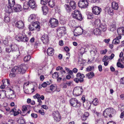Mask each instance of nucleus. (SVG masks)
<instances>
[{
    "label": "nucleus",
    "mask_w": 124,
    "mask_h": 124,
    "mask_svg": "<svg viewBox=\"0 0 124 124\" xmlns=\"http://www.w3.org/2000/svg\"><path fill=\"white\" fill-rule=\"evenodd\" d=\"M27 69L26 65L22 64H21L19 67L16 66L14 67L13 71H16L17 73L19 74H23L24 73Z\"/></svg>",
    "instance_id": "f257e3e1"
},
{
    "label": "nucleus",
    "mask_w": 124,
    "mask_h": 124,
    "mask_svg": "<svg viewBox=\"0 0 124 124\" xmlns=\"http://www.w3.org/2000/svg\"><path fill=\"white\" fill-rule=\"evenodd\" d=\"M15 39L18 41H21L24 42H27L29 39L23 31L19 33L18 35L16 36Z\"/></svg>",
    "instance_id": "f03ea898"
},
{
    "label": "nucleus",
    "mask_w": 124,
    "mask_h": 124,
    "mask_svg": "<svg viewBox=\"0 0 124 124\" xmlns=\"http://www.w3.org/2000/svg\"><path fill=\"white\" fill-rule=\"evenodd\" d=\"M115 111L113 108H110L106 109L104 111L103 115L105 117H112V115L115 114Z\"/></svg>",
    "instance_id": "7ed1b4c3"
},
{
    "label": "nucleus",
    "mask_w": 124,
    "mask_h": 124,
    "mask_svg": "<svg viewBox=\"0 0 124 124\" xmlns=\"http://www.w3.org/2000/svg\"><path fill=\"white\" fill-rule=\"evenodd\" d=\"M8 4L9 7L6 6L5 7V11L6 13L9 14L13 12L12 7L15 5V1L14 0H8Z\"/></svg>",
    "instance_id": "20e7f679"
},
{
    "label": "nucleus",
    "mask_w": 124,
    "mask_h": 124,
    "mask_svg": "<svg viewBox=\"0 0 124 124\" xmlns=\"http://www.w3.org/2000/svg\"><path fill=\"white\" fill-rule=\"evenodd\" d=\"M72 15L73 18L78 20L81 21L83 19V17L80 11L78 10H74L72 13Z\"/></svg>",
    "instance_id": "39448f33"
},
{
    "label": "nucleus",
    "mask_w": 124,
    "mask_h": 124,
    "mask_svg": "<svg viewBox=\"0 0 124 124\" xmlns=\"http://www.w3.org/2000/svg\"><path fill=\"white\" fill-rule=\"evenodd\" d=\"M83 90L82 86L77 87L74 89L73 94L76 96H79L83 92Z\"/></svg>",
    "instance_id": "423d86ee"
},
{
    "label": "nucleus",
    "mask_w": 124,
    "mask_h": 124,
    "mask_svg": "<svg viewBox=\"0 0 124 124\" xmlns=\"http://www.w3.org/2000/svg\"><path fill=\"white\" fill-rule=\"evenodd\" d=\"M87 0H79L78 2V7L81 8H87L88 5Z\"/></svg>",
    "instance_id": "0eeeda50"
},
{
    "label": "nucleus",
    "mask_w": 124,
    "mask_h": 124,
    "mask_svg": "<svg viewBox=\"0 0 124 124\" xmlns=\"http://www.w3.org/2000/svg\"><path fill=\"white\" fill-rule=\"evenodd\" d=\"M49 25L52 28H54L57 27L58 24L57 20L54 18H51L49 21Z\"/></svg>",
    "instance_id": "6e6552de"
},
{
    "label": "nucleus",
    "mask_w": 124,
    "mask_h": 124,
    "mask_svg": "<svg viewBox=\"0 0 124 124\" xmlns=\"http://www.w3.org/2000/svg\"><path fill=\"white\" fill-rule=\"evenodd\" d=\"M52 116L54 121L56 122H59L60 121L61 117L58 111H56L53 112Z\"/></svg>",
    "instance_id": "1a4fd4ad"
},
{
    "label": "nucleus",
    "mask_w": 124,
    "mask_h": 124,
    "mask_svg": "<svg viewBox=\"0 0 124 124\" xmlns=\"http://www.w3.org/2000/svg\"><path fill=\"white\" fill-rule=\"evenodd\" d=\"M70 102L71 106L73 107H79L81 105L80 103L78 102L77 100L75 98H72L70 100Z\"/></svg>",
    "instance_id": "9d476101"
},
{
    "label": "nucleus",
    "mask_w": 124,
    "mask_h": 124,
    "mask_svg": "<svg viewBox=\"0 0 124 124\" xmlns=\"http://www.w3.org/2000/svg\"><path fill=\"white\" fill-rule=\"evenodd\" d=\"M57 35L59 38H60L62 36V34L65 31V28L64 27H61L56 29Z\"/></svg>",
    "instance_id": "9b49d317"
},
{
    "label": "nucleus",
    "mask_w": 124,
    "mask_h": 124,
    "mask_svg": "<svg viewBox=\"0 0 124 124\" xmlns=\"http://www.w3.org/2000/svg\"><path fill=\"white\" fill-rule=\"evenodd\" d=\"M83 30L80 27H77L76 28L74 31V35L77 36L81 35L83 33Z\"/></svg>",
    "instance_id": "f8f14e48"
},
{
    "label": "nucleus",
    "mask_w": 124,
    "mask_h": 124,
    "mask_svg": "<svg viewBox=\"0 0 124 124\" xmlns=\"http://www.w3.org/2000/svg\"><path fill=\"white\" fill-rule=\"evenodd\" d=\"M92 11L93 14L96 15H98L101 11V9L100 7L95 6L93 7Z\"/></svg>",
    "instance_id": "ddd939ff"
},
{
    "label": "nucleus",
    "mask_w": 124,
    "mask_h": 124,
    "mask_svg": "<svg viewBox=\"0 0 124 124\" xmlns=\"http://www.w3.org/2000/svg\"><path fill=\"white\" fill-rule=\"evenodd\" d=\"M13 11L16 12H18L21 11L22 9V8L21 5L19 4L15 5L13 7Z\"/></svg>",
    "instance_id": "4468645a"
},
{
    "label": "nucleus",
    "mask_w": 124,
    "mask_h": 124,
    "mask_svg": "<svg viewBox=\"0 0 124 124\" xmlns=\"http://www.w3.org/2000/svg\"><path fill=\"white\" fill-rule=\"evenodd\" d=\"M41 39L43 43L45 44L48 43L49 41L48 36L47 34L43 35L41 37Z\"/></svg>",
    "instance_id": "2eb2a0df"
},
{
    "label": "nucleus",
    "mask_w": 124,
    "mask_h": 124,
    "mask_svg": "<svg viewBox=\"0 0 124 124\" xmlns=\"http://www.w3.org/2000/svg\"><path fill=\"white\" fill-rule=\"evenodd\" d=\"M16 26L19 29H23L24 28V24L22 21L17 22L15 24Z\"/></svg>",
    "instance_id": "dca6fc26"
},
{
    "label": "nucleus",
    "mask_w": 124,
    "mask_h": 124,
    "mask_svg": "<svg viewBox=\"0 0 124 124\" xmlns=\"http://www.w3.org/2000/svg\"><path fill=\"white\" fill-rule=\"evenodd\" d=\"M91 50L90 51L91 54L93 55H95L97 52V47L95 46L91 45Z\"/></svg>",
    "instance_id": "f3484780"
},
{
    "label": "nucleus",
    "mask_w": 124,
    "mask_h": 124,
    "mask_svg": "<svg viewBox=\"0 0 124 124\" xmlns=\"http://www.w3.org/2000/svg\"><path fill=\"white\" fill-rule=\"evenodd\" d=\"M9 92H8V98L13 99L16 97V95L13 91L11 89L9 90Z\"/></svg>",
    "instance_id": "a211bd4d"
},
{
    "label": "nucleus",
    "mask_w": 124,
    "mask_h": 124,
    "mask_svg": "<svg viewBox=\"0 0 124 124\" xmlns=\"http://www.w3.org/2000/svg\"><path fill=\"white\" fill-rule=\"evenodd\" d=\"M54 50L53 48L51 47L49 48L47 50V53L48 55L49 56H52L54 54Z\"/></svg>",
    "instance_id": "6ab92c4d"
},
{
    "label": "nucleus",
    "mask_w": 124,
    "mask_h": 124,
    "mask_svg": "<svg viewBox=\"0 0 124 124\" xmlns=\"http://www.w3.org/2000/svg\"><path fill=\"white\" fill-rule=\"evenodd\" d=\"M36 15L34 14L31 15L29 17L28 21L29 22L32 23L35 21L36 18Z\"/></svg>",
    "instance_id": "aec40b11"
},
{
    "label": "nucleus",
    "mask_w": 124,
    "mask_h": 124,
    "mask_svg": "<svg viewBox=\"0 0 124 124\" xmlns=\"http://www.w3.org/2000/svg\"><path fill=\"white\" fill-rule=\"evenodd\" d=\"M28 3L31 8H33L35 7V2L34 0H29Z\"/></svg>",
    "instance_id": "412c9836"
},
{
    "label": "nucleus",
    "mask_w": 124,
    "mask_h": 124,
    "mask_svg": "<svg viewBox=\"0 0 124 124\" xmlns=\"http://www.w3.org/2000/svg\"><path fill=\"white\" fill-rule=\"evenodd\" d=\"M32 25L34 26L35 29H38L39 30L40 28L39 23L38 21L34 22L32 23Z\"/></svg>",
    "instance_id": "4be33fe9"
},
{
    "label": "nucleus",
    "mask_w": 124,
    "mask_h": 124,
    "mask_svg": "<svg viewBox=\"0 0 124 124\" xmlns=\"http://www.w3.org/2000/svg\"><path fill=\"white\" fill-rule=\"evenodd\" d=\"M46 2L50 7L53 8L55 5V2L53 0H47Z\"/></svg>",
    "instance_id": "5701e85b"
},
{
    "label": "nucleus",
    "mask_w": 124,
    "mask_h": 124,
    "mask_svg": "<svg viewBox=\"0 0 124 124\" xmlns=\"http://www.w3.org/2000/svg\"><path fill=\"white\" fill-rule=\"evenodd\" d=\"M17 122L19 124H24L26 123L25 119L22 117H20L17 120Z\"/></svg>",
    "instance_id": "b1692460"
},
{
    "label": "nucleus",
    "mask_w": 124,
    "mask_h": 124,
    "mask_svg": "<svg viewBox=\"0 0 124 124\" xmlns=\"http://www.w3.org/2000/svg\"><path fill=\"white\" fill-rule=\"evenodd\" d=\"M101 20L99 19H95L94 22V24L95 26L99 28L100 26L101 23Z\"/></svg>",
    "instance_id": "393cba45"
},
{
    "label": "nucleus",
    "mask_w": 124,
    "mask_h": 124,
    "mask_svg": "<svg viewBox=\"0 0 124 124\" xmlns=\"http://www.w3.org/2000/svg\"><path fill=\"white\" fill-rule=\"evenodd\" d=\"M101 31L99 28H96L93 30V33L96 35H99L101 34Z\"/></svg>",
    "instance_id": "a878e982"
},
{
    "label": "nucleus",
    "mask_w": 124,
    "mask_h": 124,
    "mask_svg": "<svg viewBox=\"0 0 124 124\" xmlns=\"http://www.w3.org/2000/svg\"><path fill=\"white\" fill-rule=\"evenodd\" d=\"M10 47L11 51H17L18 50V46L16 45H11Z\"/></svg>",
    "instance_id": "bb28decb"
},
{
    "label": "nucleus",
    "mask_w": 124,
    "mask_h": 124,
    "mask_svg": "<svg viewBox=\"0 0 124 124\" xmlns=\"http://www.w3.org/2000/svg\"><path fill=\"white\" fill-rule=\"evenodd\" d=\"M42 8L44 14L45 15H46L48 11L47 7L45 5H43L42 7Z\"/></svg>",
    "instance_id": "cd10ccee"
},
{
    "label": "nucleus",
    "mask_w": 124,
    "mask_h": 124,
    "mask_svg": "<svg viewBox=\"0 0 124 124\" xmlns=\"http://www.w3.org/2000/svg\"><path fill=\"white\" fill-rule=\"evenodd\" d=\"M99 28L100 29V30L102 31H105L107 29L106 26L105 24H101Z\"/></svg>",
    "instance_id": "c85d7f7f"
},
{
    "label": "nucleus",
    "mask_w": 124,
    "mask_h": 124,
    "mask_svg": "<svg viewBox=\"0 0 124 124\" xmlns=\"http://www.w3.org/2000/svg\"><path fill=\"white\" fill-rule=\"evenodd\" d=\"M86 76L89 79H90L93 78L94 76L95 75L93 72H91L86 74Z\"/></svg>",
    "instance_id": "c756f323"
},
{
    "label": "nucleus",
    "mask_w": 124,
    "mask_h": 124,
    "mask_svg": "<svg viewBox=\"0 0 124 124\" xmlns=\"http://www.w3.org/2000/svg\"><path fill=\"white\" fill-rule=\"evenodd\" d=\"M111 6L112 9L115 10H117L118 8V4L115 2L112 3Z\"/></svg>",
    "instance_id": "7c9ffc66"
},
{
    "label": "nucleus",
    "mask_w": 124,
    "mask_h": 124,
    "mask_svg": "<svg viewBox=\"0 0 124 124\" xmlns=\"http://www.w3.org/2000/svg\"><path fill=\"white\" fill-rule=\"evenodd\" d=\"M13 69V68L12 69L11 71V72L9 74V76L11 78H13L15 77L16 74L17 73L16 71H13L12 70Z\"/></svg>",
    "instance_id": "2f4dec72"
},
{
    "label": "nucleus",
    "mask_w": 124,
    "mask_h": 124,
    "mask_svg": "<svg viewBox=\"0 0 124 124\" xmlns=\"http://www.w3.org/2000/svg\"><path fill=\"white\" fill-rule=\"evenodd\" d=\"M113 9L112 8L109 7H107L106 8V9H107L108 10V14L111 15H112L113 14Z\"/></svg>",
    "instance_id": "473e14b6"
},
{
    "label": "nucleus",
    "mask_w": 124,
    "mask_h": 124,
    "mask_svg": "<svg viewBox=\"0 0 124 124\" xmlns=\"http://www.w3.org/2000/svg\"><path fill=\"white\" fill-rule=\"evenodd\" d=\"M70 6L73 9L75 8L76 3L74 1H71L70 2Z\"/></svg>",
    "instance_id": "72a5a7b5"
},
{
    "label": "nucleus",
    "mask_w": 124,
    "mask_h": 124,
    "mask_svg": "<svg viewBox=\"0 0 124 124\" xmlns=\"http://www.w3.org/2000/svg\"><path fill=\"white\" fill-rule=\"evenodd\" d=\"M30 7L27 1L25 2L23 6V8L24 9H28Z\"/></svg>",
    "instance_id": "f704fd0d"
},
{
    "label": "nucleus",
    "mask_w": 124,
    "mask_h": 124,
    "mask_svg": "<svg viewBox=\"0 0 124 124\" xmlns=\"http://www.w3.org/2000/svg\"><path fill=\"white\" fill-rule=\"evenodd\" d=\"M99 101L97 98H95L92 101L93 104L95 106H97L98 104Z\"/></svg>",
    "instance_id": "c9c22d12"
},
{
    "label": "nucleus",
    "mask_w": 124,
    "mask_h": 124,
    "mask_svg": "<svg viewBox=\"0 0 124 124\" xmlns=\"http://www.w3.org/2000/svg\"><path fill=\"white\" fill-rule=\"evenodd\" d=\"M116 29V27L115 25L114 24H113L111 25L109 30V31H113L115 30Z\"/></svg>",
    "instance_id": "e433bc0d"
},
{
    "label": "nucleus",
    "mask_w": 124,
    "mask_h": 124,
    "mask_svg": "<svg viewBox=\"0 0 124 124\" xmlns=\"http://www.w3.org/2000/svg\"><path fill=\"white\" fill-rule=\"evenodd\" d=\"M1 98L3 99L6 97V91L5 90H2L1 92Z\"/></svg>",
    "instance_id": "4c0bfd02"
},
{
    "label": "nucleus",
    "mask_w": 124,
    "mask_h": 124,
    "mask_svg": "<svg viewBox=\"0 0 124 124\" xmlns=\"http://www.w3.org/2000/svg\"><path fill=\"white\" fill-rule=\"evenodd\" d=\"M64 6L68 12H70L71 11V9L69 5L65 4Z\"/></svg>",
    "instance_id": "58836bf2"
},
{
    "label": "nucleus",
    "mask_w": 124,
    "mask_h": 124,
    "mask_svg": "<svg viewBox=\"0 0 124 124\" xmlns=\"http://www.w3.org/2000/svg\"><path fill=\"white\" fill-rule=\"evenodd\" d=\"M31 57V56H27L25 57L24 58V61L25 62H27L30 60Z\"/></svg>",
    "instance_id": "ea45409f"
},
{
    "label": "nucleus",
    "mask_w": 124,
    "mask_h": 124,
    "mask_svg": "<svg viewBox=\"0 0 124 124\" xmlns=\"http://www.w3.org/2000/svg\"><path fill=\"white\" fill-rule=\"evenodd\" d=\"M87 18L89 19H92L93 18V14L89 12L87 14Z\"/></svg>",
    "instance_id": "a19ab883"
},
{
    "label": "nucleus",
    "mask_w": 124,
    "mask_h": 124,
    "mask_svg": "<svg viewBox=\"0 0 124 124\" xmlns=\"http://www.w3.org/2000/svg\"><path fill=\"white\" fill-rule=\"evenodd\" d=\"M120 43V40H117L116 38L113 40L112 42V43L115 44H118Z\"/></svg>",
    "instance_id": "79ce46f5"
},
{
    "label": "nucleus",
    "mask_w": 124,
    "mask_h": 124,
    "mask_svg": "<svg viewBox=\"0 0 124 124\" xmlns=\"http://www.w3.org/2000/svg\"><path fill=\"white\" fill-rule=\"evenodd\" d=\"M77 77L84 78L85 77V76L83 74H81L80 73H78L76 75Z\"/></svg>",
    "instance_id": "37998d69"
},
{
    "label": "nucleus",
    "mask_w": 124,
    "mask_h": 124,
    "mask_svg": "<svg viewBox=\"0 0 124 124\" xmlns=\"http://www.w3.org/2000/svg\"><path fill=\"white\" fill-rule=\"evenodd\" d=\"M94 68V67L93 66H89L86 68V71L88 72L92 70H93Z\"/></svg>",
    "instance_id": "c03bdc74"
},
{
    "label": "nucleus",
    "mask_w": 124,
    "mask_h": 124,
    "mask_svg": "<svg viewBox=\"0 0 124 124\" xmlns=\"http://www.w3.org/2000/svg\"><path fill=\"white\" fill-rule=\"evenodd\" d=\"M37 88V85L34 86L31 89V93H33L35 90H36Z\"/></svg>",
    "instance_id": "a18cd8bd"
},
{
    "label": "nucleus",
    "mask_w": 124,
    "mask_h": 124,
    "mask_svg": "<svg viewBox=\"0 0 124 124\" xmlns=\"http://www.w3.org/2000/svg\"><path fill=\"white\" fill-rule=\"evenodd\" d=\"M123 30L122 29V27H121L118 29L117 30V32L119 35H121L122 33V31Z\"/></svg>",
    "instance_id": "49530a36"
},
{
    "label": "nucleus",
    "mask_w": 124,
    "mask_h": 124,
    "mask_svg": "<svg viewBox=\"0 0 124 124\" xmlns=\"http://www.w3.org/2000/svg\"><path fill=\"white\" fill-rule=\"evenodd\" d=\"M59 76L58 73L56 72H54L52 75V77L54 78H56Z\"/></svg>",
    "instance_id": "de8ad7c7"
},
{
    "label": "nucleus",
    "mask_w": 124,
    "mask_h": 124,
    "mask_svg": "<svg viewBox=\"0 0 124 124\" xmlns=\"http://www.w3.org/2000/svg\"><path fill=\"white\" fill-rule=\"evenodd\" d=\"M10 20V18L8 16H5L4 17V21L6 23L9 22Z\"/></svg>",
    "instance_id": "09e8293b"
},
{
    "label": "nucleus",
    "mask_w": 124,
    "mask_h": 124,
    "mask_svg": "<svg viewBox=\"0 0 124 124\" xmlns=\"http://www.w3.org/2000/svg\"><path fill=\"white\" fill-rule=\"evenodd\" d=\"M93 112V113L97 115V116L99 117L100 116L101 114L100 113L97 112L95 110V109H94Z\"/></svg>",
    "instance_id": "8fccbe9b"
},
{
    "label": "nucleus",
    "mask_w": 124,
    "mask_h": 124,
    "mask_svg": "<svg viewBox=\"0 0 124 124\" xmlns=\"http://www.w3.org/2000/svg\"><path fill=\"white\" fill-rule=\"evenodd\" d=\"M40 95L39 94L36 93L35 95L33 96V98L35 99H37L40 98Z\"/></svg>",
    "instance_id": "3c124183"
},
{
    "label": "nucleus",
    "mask_w": 124,
    "mask_h": 124,
    "mask_svg": "<svg viewBox=\"0 0 124 124\" xmlns=\"http://www.w3.org/2000/svg\"><path fill=\"white\" fill-rule=\"evenodd\" d=\"M56 88L55 86H54L53 85H52L50 86V90L51 91H54L55 90L54 89H55Z\"/></svg>",
    "instance_id": "603ef678"
},
{
    "label": "nucleus",
    "mask_w": 124,
    "mask_h": 124,
    "mask_svg": "<svg viewBox=\"0 0 124 124\" xmlns=\"http://www.w3.org/2000/svg\"><path fill=\"white\" fill-rule=\"evenodd\" d=\"M29 28L30 30L31 31H34L36 29L33 25L32 24L31 25H30L29 27Z\"/></svg>",
    "instance_id": "864d4df0"
},
{
    "label": "nucleus",
    "mask_w": 124,
    "mask_h": 124,
    "mask_svg": "<svg viewBox=\"0 0 124 124\" xmlns=\"http://www.w3.org/2000/svg\"><path fill=\"white\" fill-rule=\"evenodd\" d=\"M24 91L26 94H28L31 93V92L29 91L28 89H25L24 88Z\"/></svg>",
    "instance_id": "5fc2aeb1"
},
{
    "label": "nucleus",
    "mask_w": 124,
    "mask_h": 124,
    "mask_svg": "<svg viewBox=\"0 0 124 124\" xmlns=\"http://www.w3.org/2000/svg\"><path fill=\"white\" fill-rule=\"evenodd\" d=\"M107 50L106 49L104 50H102L101 51L100 53L102 54H105L107 52Z\"/></svg>",
    "instance_id": "6e6d98bb"
},
{
    "label": "nucleus",
    "mask_w": 124,
    "mask_h": 124,
    "mask_svg": "<svg viewBox=\"0 0 124 124\" xmlns=\"http://www.w3.org/2000/svg\"><path fill=\"white\" fill-rule=\"evenodd\" d=\"M40 3L42 4L45 5L46 4V0H40Z\"/></svg>",
    "instance_id": "4d7b16f0"
},
{
    "label": "nucleus",
    "mask_w": 124,
    "mask_h": 124,
    "mask_svg": "<svg viewBox=\"0 0 124 124\" xmlns=\"http://www.w3.org/2000/svg\"><path fill=\"white\" fill-rule=\"evenodd\" d=\"M123 65L122 64L120 63L119 62H117V66L119 67L122 68L123 67Z\"/></svg>",
    "instance_id": "13d9d810"
},
{
    "label": "nucleus",
    "mask_w": 124,
    "mask_h": 124,
    "mask_svg": "<svg viewBox=\"0 0 124 124\" xmlns=\"http://www.w3.org/2000/svg\"><path fill=\"white\" fill-rule=\"evenodd\" d=\"M109 59V57L108 56L105 55L102 60V61H107L108 59Z\"/></svg>",
    "instance_id": "bf43d9fd"
},
{
    "label": "nucleus",
    "mask_w": 124,
    "mask_h": 124,
    "mask_svg": "<svg viewBox=\"0 0 124 124\" xmlns=\"http://www.w3.org/2000/svg\"><path fill=\"white\" fill-rule=\"evenodd\" d=\"M38 112L40 114L42 115H45V113L43 110H39Z\"/></svg>",
    "instance_id": "052dcab7"
},
{
    "label": "nucleus",
    "mask_w": 124,
    "mask_h": 124,
    "mask_svg": "<svg viewBox=\"0 0 124 124\" xmlns=\"http://www.w3.org/2000/svg\"><path fill=\"white\" fill-rule=\"evenodd\" d=\"M114 56H115V55L114 54H113V53L112 54H111V55L108 56L109 57V60L112 59H113V58Z\"/></svg>",
    "instance_id": "680f3d73"
},
{
    "label": "nucleus",
    "mask_w": 124,
    "mask_h": 124,
    "mask_svg": "<svg viewBox=\"0 0 124 124\" xmlns=\"http://www.w3.org/2000/svg\"><path fill=\"white\" fill-rule=\"evenodd\" d=\"M31 116L33 118H36L38 117V115L36 114L32 113L31 114Z\"/></svg>",
    "instance_id": "e2e57ef3"
},
{
    "label": "nucleus",
    "mask_w": 124,
    "mask_h": 124,
    "mask_svg": "<svg viewBox=\"0 0 124 124\" xmlns=\"http://www.w3.org/2000/svg\"><path fill=\"white\" fill-rule=\"evenodd\" d=\"M49 84H47L46 82H44L42 85V86L43 87H45L47 85H49Z\"/></svg>",
    "instance_id": "0e129e2a"
},
{
    "label": "nucleus",
    "mask_w": 124,
    "mask_h": 124,
    "mask_svg": "<svg viewBox=\"0 0 124 124\" xmlns=\"http://www.w3.org/2000/svg\"><path fill=\"white\" fill-rule=\"evenodd\" d=\"M87 117L84 116L83 115L81 116V118L82 120L83 121H85L87 119Z\"/></svg>",
    "instance_id": "69168bd1"
},
{
    "label": "nucleus",
    "mask_w": 124,
    "mask_h": 124,
    "mask_svg": "<svg viewBox=\"0 0 124 124\" xmlns=\"http://www.w3.org/2000/svg\"><path fill=\"white\" fill-rule=\"evenodd\" d=\"M37 101L39 102L38 104L39 105H41L42 102L41 99H40V98L38 99Z\"/></svg>",
    "instance_id": "338daca9"
},
{
    "label": "nucleus",
    "mask_w": 124,
    "mask_h": 124,
    "mask_svg": "<svg viewBox=\"0 0 124 124\" xmlns=\"http://www.w3.org/2000/svg\"><path fill=\"white\" fill-rule=\"evenodd\" d=\"M78 70L76 68H74L72 70V71L74 73H76L78 71Z\"/></svg>",
    "instance_id": "774afa93"
}]
</instances>
